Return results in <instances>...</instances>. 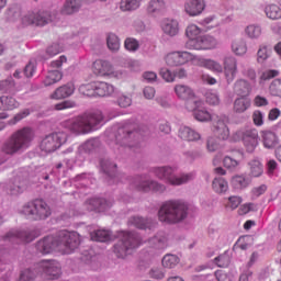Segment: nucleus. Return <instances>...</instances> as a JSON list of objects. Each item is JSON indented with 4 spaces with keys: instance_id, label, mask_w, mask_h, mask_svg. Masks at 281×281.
Returning a JSON list of instances; mask_svg holds the SVG:
<instances>
[{
    "instance_id": "20",
    "label": "nucleus",
    "mask_w": 281,
    "mask_h": 281,
    "mask_svg": "<svg viewBox=\"0 0 281 281\" xmlns=\"http://www.w3.org/2000/svg\"><path fill=\"white\" fill-rule=\"evenodd\" d=\"M74 91H76L74 83L60 86L50 94V100H65L74 95Z\"/></svg>"
},
{
    "instance_id": "38",
    "label": "nucleus",
    "mask_w": 281,
    "mask_h": 281,
    "mask_svg": "<svg viewBox=\"0 0 281 281\" xmlns=\"http://www.w3.org/2000/svg\"><path fill=\"white\" fill-rule=\"evenodd\" d=\"M251 106V100L240 97L237 98L234 102V112L235 113H245Z\"/></svg>"
},
{
    "instance_id": "54",
    "label": "nucleus",
    "mask_w": 281,
    "mask_h": 281,
    "mask_svg": "<svg viewBox=\"0 0 281 281\" xmlns=\"http://www.w3.org/2000/svg\"><path fill=\"white\" fill-rule=\"evenodd\" d=\"M271 56V52H269V48L266 45L259 46V49L257 52V61L258 63H265Z\"/></svg>"
},
{
    "instance_id": "4",
    "label": "nucleus",
    "mask_w": 281,
    "mask_h": 281,
    "mask_svg": "<svg viewBox=\"0 0 281 281\" xmlns=\"http://www.w3.org/2000/svg\"><path fill=\"white\" fill-rule=\"evenodd\" d=\"M103 120L102 112L97 111L72 119L68 124V128L76 135H85L91 133V131H95L98 124H101Z\"/></svg>"
},
{
    "instance_id": "58",
    "label": "nucleus",
    "mask_w": 281,
    "mask_h": 281,
    "mask_svg": "<svg viewBox=\"0 0 281 281\" xmlns=\"http://www.w3.org/2000/svg\"><path fill=\"white\" fill-rule=\"evenodd\" d=\"M205 100L207 104H211V106H216L221 103V99L218 98V94L214 92H206Z\"/></svg>"
},
{
    "instance_id": "13",
    "label": "nucleus",
    "mask_w": 281,
    "mask_h": 281,
    "mask_svg": "<svg viewBox=\"0 0 281 281\" xmlns=\"http://www.w3.org/2000/svg\"><path fill=\"white\" fill-rule=\"evenodd\" d=\"M41 236V231H11L4 236V240H9V243H32L35 238Z\"/></svg>"
},
{
    "instance_id": "23",
    "label": "nucleus",
    "mask_w": 281,
    "mask_h": 281,
    "mask_svg": "<svg viewBox=\"0 0 281 281\" xmlns=\"http://www.w3.org/2000/svg\"><path fill=\"white\" fill-rule=\"evenodd\" d=\"M213 133L220 139L229 138V127H227V119L217 120L213 125Z\"/></svg>"
},
{
    "instance_id": "7",
    "label": "nucleus",
    "mask_w": 281,
    "mask_h": 281,
    "mask_svg": "<svg viewBox=\"0 0 281 281\" xmlns=\"http://www.w3.org/2000/svg\"><path fill=\"white\" fill-rule=\"evenodd\" d=\"M142 241L139 237L133 233L120 232L119 240L114 245V254L117 258H126L130 254H133V249H137Z\"/></svg>"
},
{
    "instance_id": "18",
    "label": "nucleus",
    "mask_w": 281,
    "mask_h": 281,
    "mask_svg": "<svg viewBox=\"0 0 281 281\" xmlns=\"http://www.w3.org/2000/svg\"><path fill=\"white\" fill-rule=\"evenodd\" d=\"M93 74L97 76H116L113 70V65L106 60L97 59L92 66Z\"/></svg>"
},
{
    "instance_id": "57",
    "label": "nucleus",
    "mask_w": 281,
    "mask_h": 281,
    "mask_svg": "<svg viewBox=\"0 0 281 281\" xmlns=\"http://www.w3.org/2000/svg\"><path fill=\"white\" fill-rule=\"evenodd\" d=\"M60 52H63V46H60V44H58V43L52 44L46 49V54L49 56V58H52L54 56H58V54H60Z\"/></svg>"
},
{
    "instance_id": "45",
    "label": "nucleus",
    "mask_w": 281,
    "mask_h": 281,
    "mask_svg": "<svg viewBox=\"0 0 281 281\" xmlns=\"http://www.w3.org/2000/svg\"><path fill=\"white\" fill-rule=\"evenodd\" d=\"M179 257H177V255H166L162 258V267H165V269H175V267H177V265H179Z\"/></svg>"
},
{
    "instance_id": "24",
    "label": "nucleus",
    "mask_w": 281,
    "mask_h": 281,
    "mask_svg": "<svg viewBox=\"0 0 281 281\" xmlns=\"http://www.w3.org/2000/svg\"><path fill=\"white\" fill-rule=\"evenodd\" d=\"M243 159H245L243 151H235L232 156H225L223 159L224 168L234 170V168H238V166H240V161H243Z\"/></svg>"
},
{
    "instance_id": "26",
    "label": "nucleus",
    "mask_w": 281,
    "mask_h": 281,
    "mask_svg": "<svg viewBox=\"0 0 281 281\" xmlns=\"http://www.w3.org/2000/svg\"><path fill=\"white\" fill-rule=\"evenodd\" d=\"M198 102L200 103L196 105L193 110H188L193 113V117L198 120V122H210L212 120V114L207 112V110L203 109V101L201 99H198Z\"/></svg>"
},
{
    "instance_id": "33",
    "label": "nucleus",
    "mask_w": 281,
    "mask_h": 281,
    "mask_svg": "<svg viewBox=\"0 0 281 281\" xmlns=\"http://www.w3.org/2000/svg\"><path fill=\"white\" fill-rule=\"evenodd\" d=\"M82 8V1L80 0H66L63 8L61 14H76Z\"/></svg>"
},
{
    "instance_id": "19",
    "label": "nucleus",
    "mask_w": 281,
    "mask_h": 281,
    "mask_svg": "<svg viewBox=\"0 0 281 281\" xmlns=\"http://www.w3.org/2000/svg\"><path fill=\"white\" fill-rule=\"evenodd\" d=\"M184 10L189 16H199L205 10V1L203 0H187Z\"/></svg>"
},
{
    "instance_id": "10",
    "label": "nucleus",
    "mask_w": 281,
    "mask_h": 281,
    "mask_svg": "<svg viewBox=\"0 0 281 281\" xmlns=\"http://www.w3.org/2000/svg\"><path fill=\"white\" fill-rule=\"evenodd\" d=\"M67 142V134L65 132H57L46 135L41 142V149L44 153H55L63 144Z\"/></svg>"
},
{
    "instance_id": "5",
    "label": "nucleus",
    "mask_w": 281,
    "mask_h": 281,
    "mask_svg": "<svg viewBox=\"0 0 281 281\" xmlns=\"http://www.w3.org/2000/svg\"><path fill=\"white\" fill-rule=\"evenodd\" d=\"M32 139H34V131L32 128L24 127L19 130L2 145V153L4 155H16L19 150L27 148Z\"/></svg>"
},
{
    "instance_id": "42",
    "label": "nucleus",
    "mask_w": 281,
    "mask_h": 281,
    "mask_svg": "<svg viewBox=\"0 0 281 281\" xmlns=\"http://www.w3.org/2000/svg\"><path fill=\"white\" fill-rule=\"evenodd\" d=\"M229 184L222 177L215 178L213 180V190L217 192V194H223V192H227Z\"/></svg>"
},
{
    "instance_id": "16",
    "label": "nucleus",
    "mask_w": 281,
    "mask_h": 281,
    "mask_svg": "<svg viewBox=\"0 0 281 281\" xmlns=\"http://www.w3.org/2000/svg\"><path fill=\"white\" fill-rule=\"evenodd\" d=\"M216 45L218 42L212 35H201L193 42V45L189 46V49H214Z\"/></svg>"
},
{
    "instance_id": "62",
    "label": "nucleus",
    "mask_w": 281,
    "mask_h": 281,
    "mask_svg": "<svg viewBox=\"0 0 281 281\" xmlns=\"http://www.w3.org/2000/svg\"><path fill=\"white\" fill-rule=\"evenodd\" d=\"M117 104L122 109H126V108L131 106V104H133V99H131V95L122 94L117 99Z\"/></svg>"
},
{
    "instance_id": "48",
    "label": "nucleus",
    "mask_w": 281,
    "mask_h": 281,
    "mask_svg": "<svg viewBox=\"0 0 281 281\" xmlns=\"http://www.w3.org/2000/svg\"><path fill=\"white\" fill-rule=\"evenodd\" d=\"M79 91H80V93H82V95H88V98L97 95V93H95V81H93L91 83L81 85L79 87Z\"/></svg>"
},
{
    "instance_id": "44",
    "label": "nucleus",
    "mask_w": 281,
    "mask_h": 281,
    "mask_svg": "<svg viewBox=\"0 0 281 281\" xmlns=\"http://www.w3.org/2000/svg\"><path fill=\"white\" fill-rule=\"evenodd\" d=\"M101 170L109 177H115V170H117V165L111 162L110 160H101Z\"/></svg>"
},
{
    "instance_id": "12",
    "label": "nucleus",
    "mask_w": 281,
    "mask_h": 281,
    "mask_svg": "<svg viewBox=\"0 0 281 281\" xmlns=\"http://www.w3.org/2000/svg\"><path fill=\"white\" fill-rule=\"evenodd\" d=\"M192 60H196V56L186 50L171 52L165 57V61L168 67H181L183 65H188V63H192Z\"/></svg>"
},
{
    "instance_id": "22",
    "label": "nucleus",
    "mask_w": 281,
    "mask_h": 281,
    "mask_svg": "<svg viewBox=\"0 0 281 281\" xmlns=\"http://www.w3.org/2000/svg\"><path fill=\"white\" fill-rule=\"evenodd\" d=\"M89 212H104L111 207V205L104 199L93 198L85 203Z\"/></svg>"
},
{
    "instance_id": "11",
    "label": "nucleus",
    "mask_w": 281,
    "mask_h": 281,
    "mask_svg": "<svg viewBox=\"0 0 281 281\" xmlns=\"http://www.w3.org/2000/svg\"><path fill=\"white\" fill-rule=\"evenodd\" d=\"M54 13L49 11H38L37 13H27L22 18V25H36L43 27L54 21Z\"/></svg>"
},
{
    "instance_id": "51",
    "label": "nucleus",
    "mask_w": 281,
    "mask_h": 281,
    "mask_svg": "<svg viewBox=\"0 0 281 281\" xmlns=\"http://www.w3.org/2000/svg\"><path fill=\"white\" fill-rule=\"evenodd\" d=\"M78 104L74 100H66L54 105L55 111H67V109H76Z\"/></svg>"
},
{
    "instance_id": "32",
    "label": "nucleus",
    "mask_w": 281,
    "mask_h": 281,
    "mask_svg": "<svg viewBox=\"0 0 281 281\" xmlns=\"http://www.w3.org/2000/svg\"><path fill=\"white\" fill-rule=\"evenodd\" d=\"M20 103L13 97L2 95L0 97V111H14L19 109Z\"/></svg>"
},
{
    "instance_id": "30",
    "label": "nucleus",
    "mask_w": 281,
    "mask_h": 281,
    "mask_svg": "<svg viewBox=\"0 0 281 281\" xmlns=\"http://www.w3.org/2000/svg\"><path fill=\"white\" fill-rule=\"evenodd\" d=\"M186 35L189 37V41L186 43L187 49H190L192 45H194V42H196V38L201 36V29L196 26V24H190L186 30Z\"/></svg>"
},
{
    "instance_id": "15",
    "label": "nucleus",
    "mask_w": 281,
    "mask_h": 281,
    "mask_svg": "<svg viewBox=\"0 0 281 281\" xmlns=\"http://www.w3.org/2000/svg\"><path fill=\"white\" fill-rule=\"evenodd\" d=\"M37 267L47 280H58L60 278V263L56 260H42Z\"/></svg>"
},
{
    "instance_id": "1",
    "label": "nucleus",
    "mask_w": 281,
    "mask_h": 281,
    "mask_svg": "<svg viewBox=\"0 0 281 281\" xmlns=\"http://www.w3.org/2000/svg\"><path fill=\"white\" fill-rule=\"evenodd\" d=\"M79 246L80 235L77 232L61 231L56 237L47 236L38 240L35 247L40 254L45 256L52 251L71 254Z\"/></svg>"
},
{
    "instance_id": "49",
    "label": "nucleus",
    "mask_w": 281,
    "mask_h": 281,
    "mask_svg": "<svg viewBox=\"0 0 281 281\" xmlns=\"http://www.w3.org/2000/svg\"><path fill=\"white\" fill-rule=\"evenodd\" d=\"M269 93L273 98H281V79H274L269 86Z\"/></svg>"
},
{
    "instance_id": "43",
    "label": "nucleus",
    "mask_w": 281,
    "mask_h": 281,
    "mask_svg": "<svg viewBox=\"0 0 281 281\" xmlns=\"http://www.w3.org/2000/svg\"><path fill=\"white\" fill-rule=\"evenodd\" d=\"M142 3V0H121V10L123 12H128L131 10H137Z\"/></svg>"
},
{
    "instance_id": "46",
    "label": "nucleus",
    "mask_w": 281,
    "mask_h": 281,
    "mask_svg": "<svg viewBox=\"0 0 281 281\" xmlns=\"http://www.w3.org/2000/svg\"><path fill=\"white\" fill-rule=\"evenodd\" d=\"M106 45L110 52H120V38L117 35L110 33L106 38Z\"/></svg>"
},
{
    "instance_id": "56",
    "label": "nucleus",
    "mask_w": 281,
    "mask_h": 281,
    "mask_svg": "<svg viewBox=\"0 0 281 281\" xmlns=\"http://www.w3.org/2000/svg\"><path fill=\"white\" fill-rule=\"evenodd\" d=\"M232 183L234 188H236L237 190H243V188H247V186H249V183L247 182V179H245V177L243 176H235L232 179Z\"/></svg>"
},
{
    "instance_id": "8",
    "label": "nucleus",
    "mask_w": 281,
    "mask_h": 281,
    "mask_svg": "<svg viewBox=\"0 0 281 281\" xmlns=\"http://www.w3.org/2000/svg\"><path fill=\"white\" fill-rule=\"evenodd\" d=\"M176 168L172 167H156L154 168V175L165 183L169 186H183L194 179V173H182L180 176L175 175Z\"/></svg>"
},
{
    "instance_id": "52",
    "label": "nucleus",
    "mask_w": 281,
    "mask_h": 281,
    "mask_svg": "<svg viewBox=\"0 0 281 281\" xmlns=\"http://www.w3.org/2000/svg\"><path fill=\"white\" fill-rule=\"evenodd\" d=\"M149 243L154 245L156 249H166V246H167L166 243H168V239L166 238V236L160 235L151 238Z\"/></svg>"
},
{
    "instance_id": "28",
    "label": "nucleus",
    "mask_w": 281,
    "mask_h": 281,
    "mask_svg": "<svg viewBox=\"0 0 281 281\" xmlns=\"http://www.w3.org/2000/svg\"><path fill=\"white\" fill-rule=\"evenodd\" d=\"M128 225H133L134 227H137V229H153V227H155V222L140 216H133L128 220Z\"/></svg>"
},
{
    "instance_id": "40",
    "label": "nucleus",
    "mask_w": 281,
    "mask_h": 281,
    "mask_svg": "<svg viewBox=\"0 0 281 281\" xmlns=\"http://www.w3.org/2000/svg\"><path fill=\"white\" fill-rule=\"evenodd\" d=\"M25 181H21V178H15L13 182L8 186L9 194H21L25 190Z\"/></svg>"
},
{
    "instance_id": "64",
    "label": "nucleus",
    "mask_w": 281,
    "mask_h": 281,
    "mask_svg": "<svg viewBox=\"0 0 281 281\" xmlns=\"http://www.w3.org/2000/svg\"><path fill=\"white\" fill-rule=\"evenodd\" d=\"M18 281H34L33 271L30 269L22 271Z\"/></svg>"
},
{
    "instance_id": "60",
    "label": "nucleus",
    "mask_w": 281,
    "mask_h": 281,
    "mask_svg": "<svg viewBox=\"0 0 281 281\" xmlns=\"http://www.w3.org/2000/svg\"><path fill=\"white\" fill-rule=\"evenodd\" d=\"M252 122L255 126H262V124H265V114H262L260 110L254 111Z\"/></svg>"
},
{
    "instance_id": "31",
    "label": "nucleus",
    "mask_w": 281,
    "mask_h": 281,
    "mask_svg": "<svg viewBox=\"0 0 281 281\" xmlns=\"http://www.w3.org/2000/svg\"><path fill=\"white\" fill-rule=\"evenodd\" d=\"M135 135H139V132H131L126 131L124 128L119 130V134L116 135V144H120V146H133L130 144L131 137H135Z\"/></svg>"
},
{
    "instance_id": "3",
    "label": "nucleus",
    "mask_w": 281,
    "mask_h": 281,
    "mask_svg": "<svg viewBox=\"0 0 281 281\" xmlns=\"http://www.w3.org/2000/svg\"><path fill=\"white\" fill-rule=\"evenodd\" d=\"M188 217V205L180 200H169L165 202L158 211V218L161 223L175 225L186 221Z\"/></svg>"
},
{
    "instance_id": "2",
    "label": "nucleus",
    "mask_w": 281,
    "mask_h": 281,
    "mask_svg": "<svg viewBox=\"0 0 281 281\" xmlns=\"http://www.w3.org/2000/svg\"><path fill=\"white\" fill-rule=\"evenodd\" d=\"M196 65L214 74H223L224 69V76L228 85H232L236 80V75L238 74V60L234 56L224 57L223 65L213 59L198 58Z\"/></svg>"
},
{
    "instance_id": "25",
    "label": "nucleus",
    "mask_w": 281,
    "mask_h": 281,
    "mask_svg": "<svg viewBox=\"0 0 281 281\" xmlns=\"http://www.w3.org/2000/svg\"><path fill=\"white\" fill-rule=\"evenodd\" d=\"M251 83L245 79H239L234 85V92L239 95V98H247L251 94Z\"/></svg>"
},
{
    "instance_id": "50",
    "label": "nucleus",
    "mask_w": 281,
    "mask_h": 281,
    "mask_svg": "<svg viewBox=\"0 0 281 281\" xmlns=\"http://www.w3.org/2000/svg\"><path fill=\"white\" fill-rule=\"evenodd\" d=\"M248 38H260L262 34V29L258 25H248L245 30Z\"/></svg>"
},
{
    "instance_id": "29",
    "label": "nucleus",
    "mask_w": 281,
    "mask_h": 281,
    "mask_svg": "<svg viewBox=\"0 0 281 281\" xmlns=\"http://www.w3.org/2000/svg\"><path fill=\"white\" fill-rule=\"evenodd\" d=\"M148 14L153 16H159L166 12V1L164 0H150L147 7Z\"/></svg>"
},
{
    "instance_id": "6",
    "label": "nucleus",
    "mask_w": 281,
    "mask_h": 281,
    "mask_svg": "<svg viewBox=\"0 0 281 281\" xmlns=\"http://www.w3.org/2000/svg\"><path fill=\"white\" fill-rule=\"evenodd\" d=\"M20 214H23L31 221H45V218L52 216V209L44 200L36 199L24 204Z\"/></svg>"
},
{
    "instance_id": "47",
    "label": "nucleus",
    "mask_w": 281,
    "mask_h": 281,
    "mask_svg": "<svg viewBox=\"0 0 281 281\" xmlns=\"http://www.w3.org/2000/svg\"><path fill=\"white\" fill-rule=\"evenodd\" d=\"M266 14L268 19H272L273 21L281 19V9L278 4H270L266 7Z\"/></svg>"
},
{
    "instance_id": "39",
    "label": "nucleus",
    "mask_w": 281,
    "mask_h": 281,
    "mask_svg": "<svg viewBox=\"0 0 281 281\" xmlns=\"http://www.w3.org/2000/svg\"><path fill=\"white\" fill-rule=\"evenodd\" d=\"M90 238L95 243H109L111 240V232L106 229L94 231L90 234Z\"/></svg>"
},
{
    "instance_id": "34",
    "label": "nucleus",
    "mask_w": 281,
    "mask_h": 281,
    "mask_svg": "<svg viewBox=\"0 0 281 281\" xmlns=\"http://www.w3.org/2000/svg\"><path fill=\"white\" fill-rule=\"evenodd\" d=\"M179 137L184 142H196L201 139V134L190 127H182L179 130Z\"/></svg>"
},
{
    "instance_id": "37",
    "label": "nucleus",
    "mask_w": 281,
    "mask_h": 281,
    "mask_svg": "<svg viewBox=\"0 0 281 281\" xmlns=\"http://www.w3.org/2000/svg\"><path fill=\"white\" fill-rule=\"evenodd\" d=\"M248 168L250 177H262V172H265V167L258 159L250 160L248 162Z\"/></svg>"
},
{
    "instance_id": "63",
    "label": "nucleus",
    "mask_w": 281,
    "mask_h": 281,
    "mask_svg": "<svg viewBox=\"0 0 281 281\" xmlns=\"http://www.w3.org/2000/svg\"><path fill=\"white\" fill-rule=\"evenodd\" d=\"M27 115H30V110L24 109L21 112H19L18 114H15L14 117L9 122V124H16V123L21 122V120H25V117H27Z\"/></svg>"
},
{
    "instance_id": "21",
    "label": "nucleus",
    "mask_w": 281,
    "mask_h": 281,
    "mask_svg": "<svg viewBox=\"0 0 281 281\" xmlns=\"http://www.w3.org/2000/svg\"><path fill=\"white\" fill-rule=\"evenodd\" d=\"M261 142L263 144V148L271 150L280 144V139L278 138V134L272 131H262L261 132Z\"/></svg>"
},
{
    "instance_id": "17",
    "label": "nucleus",
    "mask_w": 281,
    "mask_h": 281,
    "mask_svg": "<svg viewBox=\"0 0 281 281\" xmlns=\"http://www.w3.org/2000/svg\"><path fill=\"white\" fill-rule=\"evenodd\" d=\"M243 142L247 153H254L258 147V131L247 130L243 133Z\"/></svg>"
},
{
    "instance_id": "9",
    "label": "nucleus",
    "mask_w": 281,
    "mask_h": 281,
    "mask_svg": "<svg viewBox=\"0 0 281 281\" xmlns=\"http://www.w3.org/2000/svg\"><path fill=\"white\" fill-rule=\"evenodd\" d=\"M173 91L179 100H184L187 111H193V109H196L201 104L190 86L176 85Z\"/></svg>"
},
{
    "instance_id": "14",
    "label": "nucleus",
    "mask_w": 281,
    "mask_h": 281,
    "mask_svg": "<svg viewBox=\"0 0 281 281\" xmlns=\"http://www.w3.org/2000/svg\"><path fill=\"white\" fill-rule=\"evenodd\" d=\"M132 188L137 192H165L166 187L157 181L146 180L145 177H137L132 182Z\"/></svg>"
},
{
    "instance_id": "53",
    "label": "nucleus",
    "mask_w": 281,
    "mask_h": 281,
    "mask_svg": "<svg viewBox=\"0 0 281 281\" xmlns=\"http://www.w3.org/2000/svg\"><path fill=\"white\" fill-rule=\"evenodd\" d=\"M243 203V198L241 196H229L227 202L225 203L226 210H236L238 205Z\"/></svg>"
},
{
    "instance_id": "55",
    "label": "nucleus",
    "mask_w": 281,
    "mask_h": 281,
    "mask_svg": "<svg viewBox=\"0 0 281 281\" xmlns=\"http://www.w3.org/2000/svg\"><path fill=\"white\" fill-rule=\"evenodd\" d=\"M124 47L127 52H137L139 49V42L133 37H127L124 42Z\"/></svg>"
},
{
    "instance_id": "41",
    "label": "nucleus",
    "mask_w": 281,
    "mask_h": 281,
    "mask_svg": "<svg viewBox=\"0 0 281 281\" xmlns=\"http://www.w3.org/2000/svg\"><path fill=\"white\" fill-rule=\"evenodd\" d=\"M232 52L236 56H245L247 54V43H245V40H235L232 43Z\"/></svg>"
},
{
    "instance_id": "35",
    "label": "nucleus",
    "mask_w": 281,
    "mask_h": 281,
    "mask_svg": "<svg viewBox=\"0 0 281 281\" xmlns=\"http://www.w3.org/2000/svg\"><path fill=\"white\" fill-rule=\"evenodd\" d=\"M161 27L168 36H177V34H179V22L176 20H166L162 22Z\"/></svg>"
},
{
    "instance_id": "59",
    "label": "nucleus",
    "mask_w": 281,
    "mask_h": 281,
    "mask_svg": "<svg viewBox=\"0 0 281 281\" xmlns=\"http://www.w3.org/2000/svg\"><path fill=\"white\" fill-rule=\"evenodd\" d=\"M16 83H14V79H12V77H9L8 79L0 82V89H2V91H12Z\"/></svg>"
},
{
    "instance_id": "36",
    "label": "nucleus",
    "mask_w": 281,
    "mask_h": 281,
    "mask_svg": "<svg viewBox=\"0 0 281 281\" xmlns=\"http://www.w3.org/2000/svg\"><path fill=\"white\" fill-rule=\"evenodd\" d=\"M63 80V72L60 70H49L44 79L45 87H52V85H56V82H60Z\"/></svg>"
},
{
    "instance_id": "61",
    "label": "nucleus",
    "mask_w": 281,
    "mask_h": 281,
    "mask_svg": "<svg viewBox=\"0 0 281 281\" xmlns=\"http://www.w3.org/2000/svg\"><path fill=\"white\" fill-rule=\"evenodd\" d=\"M217 267L225 268L229 267V255L223 254L215 258Z\"/></svg>"
},
{
    "instance_id": "27",
    "label": "nucleus",
    "mask_w": 281,
    "mask_h": 281,
    "mask_svg": "<svg viewBox=\"0 0 281 281\" xmlns=\"http://www.w3.org/2000/svg\"><path fill=\"white\" fill-rule=\"evenodd\" d=\"M95 93L99 98H106L115 93V87L104 81H95Z\"/></svg>"
}]
</instances>
